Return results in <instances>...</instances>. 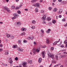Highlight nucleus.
Listing matches in <instances>:
<instances>
[{"mask_svg":"<svg viewBox=\"0 0 67 67\" xmlns=\"http://www.w3.org/2000/svg\"><path fill=\"white\" fill-rule=\"evenodd\" d=\"M40 51V47H38L37 48V49H35L34 48L32 50V52L34 54H35L36 52H37V53H38Z\"/></svg>","mask_w":67,"mask_h":67,"instance_id":"obj_1","label":"nucleus"},{"mask_svg":"<svg viewBox=\"0 0 67 67\" xmlns=\"http://www.w3.org/2000/svg\"><path fill=\"white\" fill-rule=\"evenodd\" d=\"M48 56L49 57V56H50V57H51L52 59H54V55H53V54H51V53H48Z\"/></svg>","mask_w":67,"mask_h":67,"instance_id":"obj_2","label":"nucleus"},{"mask_svg":"<svg viewBox=\"0 0 67 67\" xmlns=\"http://www.w3.org/2000/svg\"><path fill=\"white\" fill-rule=\"evenodd\" d=\"M18 51H19V52H21L23 51V49L21 48H18Z\"/></svg>","mask_w":67,"mask_h":67,"instance_id":"obj_3","label":"nucleus"},{"mask_svg":"<svg viewBox=\"0 0 67 67\" xmlns=\"http://www.w3.org/2000/svg\"><path fill=\"white\" fill-rule=\"evenodd\" d=\"M13 16H14L15 18H17L18 17H19V15L17 14L16 13H15L13 14Z\"/></svg>","mask_w":67,"mask_h":67,"instance_id":"obj_4","label":"nucleus"},{"mask_svg":"<svg viewBox=\"0 0 67 67\" xmlns=\"http://www.w3.org/2000/svg\"><path fill=\"white\" fill-rule=\"evenodd\" d=\"M63 12V9L62 8H60L59 9V12L58 13V14H60V13H62Z\"/></svg>","mask_w":67,"mask_h":67,"instance_id":"obj_5","label":"nucleus"},{"mask_svg":"<svg viewBox=\"0 0 67 67\" xmlns=\"http://www.w3.org/2000/svg\"><path fill=\"white\" fill-rule=\"evenodd\" d=\"M42 56L43 58L45 57V52L44 51H43L42 52Z\"/></svg>","mask_w":67,"mask_h":67,"instance_id":"obj_6","label":"nucleus"},{"mask_svg":"<svg viewBox=\"0 0 67 67\" xmlns=\"http://www.w3.org/2000/svg\"><path fill=\"white\" fill-rule=\"evenodd\" d=\"M66 54H64L60 55V58H65V57H66Z\"/></svg>","mask_w":67,"mask_h":67,"instance_id":"obj_7","label":"nucleus"},{"mask_svg":"<svg viewBox=\"0 0 67 67\" xmlns=\"http://www.w3.org/2000/svg\"><path fill=\"white\" fill-rule=\"evenodd\" d=\"M21 31H26V29L24 27L22 28L21 29Z\"/></svg>","mask_w":67,"mask_h":67,"instance_id":"obj_8","label":"nucleus"},{"mask_svg":"<svg viewBox=\"0 0 67 67\" xmlns=\"http://www.w3.org/2000/svg\"><path fill=\"white\" fill-rule=\"evenodd\" d=\"M46 16H44L42 17V19L43 20H45L46 19Z\"/></svg>","mask_w":67,"mask_h":67,"instance_id":"obj_9","label":"nucleus"},{"mask_svg":"<svg viewBox=\"0 0 67 67\" xmlns=\"http://www.w3.org/2000/svg\"><path fill=\"white\" fill-rule=\"evenodd\" d=\"M42 59L41 58H40L38 60V62L39 63H41V62H42Z\"/></svg>","mask_w":67,"mask_h":67,"instance_id":"obj_10","label":"nucleus"},{"mask_svg":"<svg viewBox=\"0 0 67 67\" xmlns=\"http://www.w3.org/2000/svg\"><path fill=\"white\" fill-rule=\"evenodd\" d=\"M57 43H58V41H56L54 42L53 43V45H56L57 44Z\"/></svg>","mask_w":67,"mask_h":67,"instance_id":"obj_11","label":"nucleus"},{"mask_svg":"<svg viewBox=\"0 0 67 67\" xmlns=\"http://www.w3.org/2000/svg\"><path fill=\"white\" fill-rule=\"evenodd\" d=\"M6 35H7L6 37L7 38H9L10 37V35L9 34H6Z\"/></svg>","mask_w":67,"mask_h":67,"instance_id":"obj_12","label":"nucleus"},{"mask_svg":"<svg viewBox=\"0 0 67 67\" xmlns=\"http://www.w3.org/2000/svg\"><path fill=\"white\" fill-rule=\"evenodd\" d=\"M67 3V2L65 1H63L62 2V4H65V3Z\"/></svg>","mask_w":67,"mask_h":67,"instance_id":"obj_13","label":"nucleus"},{"mask_svg":"<svg viewBox=\"0 0 67 67\" xmlns=\"http://www.w3.org/2000/svg\"><path fill=\"white\" fill-rule=\"evenodd\" d=\"M51 20V18L50 17H48L47 18V21H50Z\"/></svg>","mask_w":67,"mask_h":67,"instance_id":"obj_14","label":"nucleus"},{"mask_svg":"<svg viewBox=\"0 0 67 67\" xmlns=\"http://www.w3.org/2000/svg\"><path fill=\"white\" fill-rule=\"evenodd\" d=\"M17 47H18V46H16V45H13V47L14 48H17Z\"/></svg>","mask_w":67,"mask_h":67,"instance_id":"obj_15","label":"nucleus"},{"mask_svg":"<svg viewBox=\"0 0 67 67\" xmlns=\"http://www.w3.org/2000/svg\"><path fill=\"white\" fill-rule=\"evenodd\" d=\"M46 43H47V44H48L49 43V40H48V39H47L46 41Z\"/></svg>","mask_w":67,"mask_h":67,"instance_id":"obj_16","label":"nucleus"},{"mask_svg":"<svg viewBox=\"0 0 67 67\" xmlns=\"http://www.w3.org/2000/svg\"><path fill=\"white\" fill-rule=\"evenodd\" d=\"M26 34V33H25L23 32V33H22L21 34V36H23V35H25Z\"/></svg>","mask_w":67,"mask_h":67,"instance_id":"obj_17","label":"nucleus"},{"mask_svg":"<svg viewBox=\"0 0 67 67\" xmlns=\"http://www.w3.org/2000/svg\"><path fill=\"white\" fill-rule=\"evenodd\" d=\"M41 12L42 13L44 14L45 13V11L44 10H41Z\"/></svg>","mask_w":67,"mask_h":67,"instance_id":"obj_18","label":"nucleus"},{"mask_svg":"<svg viewBox=\"0 0 67 67\" xmlns=\"http://www.w3.org/2000/svg\"><path fill=\"white\" fill-rule=\"evenodd\" d=\"M6 11L9 12V13H10L11 11H10V10H9V9L8 8L6 10Z\"/></svg>","mask_w":67,"mask_h":67,"instance_id":"obj_19","label":"nucleus"},{"mask_svg":"<svg viewBox=\"0 0 67 67\" xmlns=\"http://www.w3.org/2000/svg\"><path fill=\"white\" fill-rule=\"evenodd\" d=\"M9 54V52H8V51H7L5 52V55H8Z\"/></svg>","mask_w":67,"mask_h":67,"instance_id":"obj_20","label":"nucleus"},{"mask_svg":"<svg viewBox=\"0 0 67 67\" xmlns=\"http://www.w3.org/2000/svg\"><path fill=\"white\" fill-rule=\"evenodd\" d=\"M35 11L36 12H38V8H36L35 9Z\"/></svg>","mask_w":67,"mask_h":67,"instance_id":"obj_21","label":"nucleus"},{"mask_svg":"<svg viewBox=\"0 0 67 67\" xmlns=\"http://www.w3.org/2000/svg\"><path fill=\"white\" fill-rule=\"evenodd\" d=\"M55 58L57 60H58V56L57 55H55Z\"/></svg>","mask_w":67,"mask_h":67,"instance_id":"obj_22","label":"nucleus"},{"mask_svg":"<svg viewBox=\"0 0 67 67\" xmlns=\"http://www.w3.org/2000/svg\"><path fill=\"white\" fill-rule=\"evenodd\" d=\"M21 23L20 21L18 22L17 23V24L18 25H20Z\"/></svg>","mask_w":67,"mask_h":67,"instance_id":"obj_23","label":"nucleus"},{"mask_svg":"<svg viewBox=\"0 0 67 67\" xmlns=\"http://www.w3.org/2000/svg\"><path fill=\"white\" fill-rule=\"evenodd\" d=\"M3 8L4 9L6 10H7L8 9V8L7 7H4Z\"/></svg>","mask_w":67,"mask_h":67,"instance_id":"obj_24","label":"nucleus"},{"mask_svg":"<svg viewBox=\"0 0 67 67\" xmlns=\"http://www.w3.org/2000/svg\"><path fill=\"white\" fill-rule=\"evenodd\" d=\"M17 13H18V14H20L21 13V11H20V10H19L18 11H17Z\"/></svg>","mask_w":67,"mask_h":67,"instance_id":"obj_25","label":"nucleus"},{"mask_svg":"<svg viewBox=\"0 0 67 67\" xmlns=\"http://www.w3.org/2000/svg\"><path fill=\"white\" fill-rule=\"evenodd\" d=\"M52 63L53 64H55V63H56V61H52Z\"/></svg>","mask_w":67,"mask_h":67,"instance_id":"obj_26","label":"nucleus"},{"mask_svg":"<svg viewBox=\"0 0 67 67\" xmlns=\"http://www.w3.org/2000/svg\"><path fill=\"white\" fill-rule=\"evenodd\" d=\"M32 23L33 24H35V21L34 20H33L32 21Z\"/></svg>","mask_w":67,"mask_h":67,"instance_id":"obj_27","label":"nucleus"},{"mask_svg":"<svg viewBox=\"0 0 67 67\" xmlns=\"http://www.w3.org/2000/svg\"><path fill=\"white\" fill-rule=\"evenodd\" d=\"M28 62L30 64H32V60H30Z\"/></svg>","mask_w":67,"mask_h":67,"instance_id":"obj_28","label":"nucleus"},{"mask_svg":"<svg viewBox=\"0 0 67 67\" xmlns=\"http://www.w3.org/2000/svg\"><path fill=\"white\" fill-rule=\"evenodd\" d=\"M40 5V4L38 3H36V6H37L38 7H39V5Z\"/></svg>","mask_w":67,"mask_h":67,"instance_id":"obj_29","label":"nucleus"},{"mask_svg":"<svg viewBox=\"0 0 67 67\" xmlns=\"http://www.w3.org/2000/svg\"><path fill=\"white\" fill-rule=\"evenodd\" d=\"M35 27L34 26H32L31 27V29H35Z\"/></svg>","mask_w":67,"mask_h":67,"instance_id":"obj_30","label":"nucleus"},{"mask_svg":"<svg viewBox=\"0 0 67 67\" xmlns=\"http://www.w3.org/2000/svg\"><path fill=\"white\" fill-rule=\"evenodd\" d=\"M52 22L54 24H55L56 23V21L54 20H53L52 21Z\"/></svg>","mask_w":67,"mask_h":67,"instance_id":"obj_31","label":"nucleus"},{"mask_svg":"<svg viewBox=\"0 0 67 67\" xmlns=\"http://www.w3.org/2000/svg\"><path fill=\"white\" fill-rule=\"evenodd\" d=\"M12 9H15V6H12Z\"/></svg>","mask_w":67,"mask_h":67,"instance_id":"obj_32","label":"nucleus"},{"mask_svg":"<svg viewBox=\"0 0 67 67\" xmlns=\"http://www.w3.org/2000/svg\"><path fill=\"white\" fill-rule=\"evenodd\" d=\"M10 37L12 38H14V37L13 36V35H12L10 36Z\"/></svg>","mask_w":67,"mask_h":67,"instance_id":"obj_33","label":"nucleus"},{"mask_svg":"<svg viewBox=\"0 0 67 67\" xmlns=\"http://www.w3.org/2000/svg\"><path fill=\"white\" fill-rule=\"evenodd\" d=\"M54 48L53 47H52L51 48V51H53L54 50Z\"/></svg>","mask_w":67,"mask_h":67,"instance_id":"obj_34","label":"nucleus"},{"mask_svg":"<svg viewBox=\"0 0 67 67\" xmlns=\"http://www.w3.org/2000/svg\"><path fill=\"white\" fill-rule=\"evenodd\" d=\"M60 65V64H57L56 65H55L54 66V67H57V66L59 65Z\"/></svg>","mask_w":67,"mask_h":67,"instance_id":"obj_35","label":"nucleus"},{"mask_svg":"<svg viewBox=\"0 0 67 67\" xmlns=\"http://www.w3.org/2000/svg\"><path fill=\"white\" fill-rule=\"evenodd\" d=\"M57 8H55L54 9V11L55 12V11H57Z\"/></svg>","mask_w":67,"mask_h":67,"instance_id":"obj_36","label":"nucleus"},{"mask_svg":"<svg viewBox=\"0 0 67 67\" xmlns=\"http://www.w3.org/2000/svg\"><path fill=\"white\" fill-rule=\"evenodd\" d=\"M21 40H19L18 41V43H19V44H20V43H21Z\"/></svg>","mask_w":67,"mask_h":67,"instance_id":"obj_37","label":"nucleus"},{"mask_svg":"<svg viewBox=\"0 0 67 67\" xmlns=\"http://www.w3.org/2000/svg\"><path fill=\"white\" fill-rule=\"evenodd\" d=\"M33 38H34V37L32 36L31 37V40H33Z\"/></svg>","mask_w":67,"mask_h":67,"instance_id":"obj_38","label":"nucleus"},{"mask_svg":"<svg viewBox=\"0 0 67 67\" xmlns=\"http://www.w3.org/2000/svg\"><path fill=\"white\" fill-rule=\"evenodd\" d=\"M36 0H32L31 1L32 2H35L36 1Z\"/></svg>","mask_w":67,"mask_h":67,"instance_id":"obj_39","label":"nucleus"},{"mask_svg":"<svg viewBox=\"0 0 67 67\" xmlns=\"http://www.w3.org/2000/svg\"><path fill=\"white\" fill-rule=\"evenodd\" d=\"M15 59L16 60H18V57H16Z\"/></svg>","mask_w":67,"mask_h":67,"instance_id":"obj_40","label":"nucleus"},{"mask_svg":"<svg viewBox=\"0 0 67 67\" xmlns=\"http://www.w3.org/2000/svg\"><path fill=\"white\" fill-rule=\"evenodd\" d=\"M41 32L42 33H44V30H43L41 29Z\"/></svg>","mask_w":67,"mask_h":67,"instance_id":"obj_41","label":"nucleus"},{"mask_svg":"<svg viewBox=\"0 0 67 67\" xmlns=\"http://www.w3.org/2000/svg\"><path fill=\"white\" fill-rule=\"evenodd\" d=\"M9 63H10V64H12V63H13V61H12V60H10V61L9 62Z\"/></svg>","mask_w":67,"mask_h":67,"instance_id":"obj_42","label":"nucleus"},{"mask_svg":"<svg viewBox=\"0 0 67 67\" xmlns=\"http://www.w3.org/2000/svg\"><path fill=\"white\" fill-rule=\"evenodd\" d=\"M46 32L47 33H50V32H49V31H48V30H47L46 31Z\"/></svg>","mask_w":67,"mask_h":67,"instance_id":"obj_43","label":"nucleus"},{"mask_svg":"<svg viewBox=\"0 0 67 67\" xmlns=\"http://www.w3.org/2000/svg\"><path fill=\"white\" fill-rule=\"evenodd\" d=\"M22 5H20L19 6V8H21V7H22Z\"/></svg>","mask_w":67,"mask_h":67,"instance_id":"obj_44","label":"nucleus"},{"mask_svg":"<svg viewBox=\"0 0 67 67\" xmlns=\"http://www.w3.org/2000/svg\"><path fill=\"white\" fill-rule=\"evenodd\" d=\"M62 21H64V22H65V19H63L62 20Z\"/></svg>","mask_w":67,"mask_h":67,"instance_id":"obj_45","label":"nucleus"},{"mask_svg":"<svg viewBox=\"0 0 67 67\" xmlns=\"http://www.w3.org/2000/svg\"><path fill=\"white\" fill-rule=\"evenodd\" d=\"M52 8L51 7H50L49 8V10H51V9H52Z\"/></svg>","mask_w":67,"mask_h":67,"instance_id":"obj_46","label":"nucleus"},{"mask_svg":"<svg viewBox=\"0 0 67 67\" xmlns=\"http://www.w3.org/2000/svg\"><path fill=\"white\" fill-rule=\"evenodd\" d=\"M61 47H62V48H63L64 47V45H62L61 46Z\"/></svg>","mask_w":67,"mask_h":67,"instance_id":"obj_47","label":"nucleus"},{"mask_svg":"<svg viewBox=\"0 0 67 67\" xmlns=\"http://www.w3.org/2000/svg\"><path fill=\"white\" fill-rule=\"evenodd\" d=\"M48 31L49 32H50V31H51V29H48Z\"/></svg>","mask_w":67,"mask_h":67,"instance_id":"obj_48","label":"nucleus"},{"mask_svg":"<svg viewBox=\"0 0 67 67\" xmlns=\"http://www.w3.org/2000/svg\"><path fill=\"white\" fill-rule=\"evenodd\" d=\"M59 18H62V15H59Z\"/></svg>","mask_w":67,"mask_h":67,"instance_id":"obj_49","label":"nucleus"},{"mask_svg":"<svg viewBox=\"0 0 67 67\" xmlns=\"http://www.w3.org/2000/svg\"><path fill=\"white\" fill-rule=\"evenodd\" d=\"M16 8L17 9H20V8H19V7H16Z\"/></svg>","mask_w":67,"mask_h":67,"instance_id":"obj_50","label":"nucleus"},{"mask_svg":"<svg viewBox=\"0 0 67 67\" xmlns=\"http://www.w3.org/2000/svg\"><path fill=\"white\" fill-rule=\"evenodd\" d=\"M65 44H65V48H67V43H65Z\"/></svg>","mask_w":67,"mask_h":67,"instance_id":"obj_51","label":"nucleus"},{"mask_svg":"<svg viewBox=\"0 0 67 67\" xmlns=\"http://www.w3.org/2000/svg\"><path fill=\"white\" fill-rule=\"evenodd\" d=\"M55 3H53L52 4V5L53 6H54V5H55Z\"/></svg>","mask_w":67,"mask_h":67,"instance_id":"obj_52","label":"nucleus"},{"mask_svg":"<svg viewBox=\"0 0 67 67\" xmlns=\"http://www.w3.org/2000/svg\"><path fill=\"white\" fill-rule=\"evenodd\" d=\"M46 47V46H44L42 47V48H45Z\"/></svg>","mask_w":67,"mask_h":67,"instance_id":"obj_53","label":"nucleus"},{"mask_svg":"<svg viewBox=\"0 0 67 67\" xmlns=\"http://www.w3.org/2000/svg\"><path fill=\"white\" fill-rule=\"evenodd\" d=\"M28 39V40H30L31 39V37H29L28 38H27Z\"/></svg>","mask_w":67,"mask_h":67,"instance_id":"obj_54","label":"nucleus"},{"mask_svg":"<svg viewBox=\"0 0 67 67\" xmlns=\"http://www.w3.org/2000/svg\"><path fill=\"white\" fill-rule=\"evenodd\" d=\"M62 1V0H58V1L59 2H60Z\"/></svg>","mask_w":67,"mask_h":67,"instance_id":"obj_55","label":"nucleus"},{"mask_svg":"<svg viewBox=\"0 0 67 67\" xmlns=\"http://www.w3.org/2000/svg\"><path fill=\"white\" fill-rule=\"evenodd\" d=\"M25 11H28V9H25Z\"/></svg>","mask_w":67,"mask_h":67,"instance_id":"obj_56","label":"nucleus"},{"mask_svg":"<svg viewBox=\"0 0 67 67\" xmlns=\"http://www.w3.org/2000/svg\"><path fill=\"white\" fill-rule=\"evenodd\" d=\"M0 46H1V47H2V44H0Z\"/></svg>","mask_w":67,"mask_h":67,"instance_id":"obj_57","label":"nucleus"},{"mask_svg":"<svg viewBox=\"0 0 67 67\" xmlns=\"http://www.w3.org/2000/svg\"><path fill=\"white\" fill-rule=\"evenodd\" d=\"M34 45H36V42H34Z\"/></svg>","mask_w":67,"mask_h":67,"instance_id":"obj_58","label":"nucleus"},{"mask_svg":"<svg viewBox=\"0 0 67 67\" xmlns=\"http://www.w3.org/2000/svg\"><path fill=\"white\" fill-rule=\"evenodd\" d=\"M23 42L24 43H26V41L25 40H24Z\"/></svg>","mask_w":67,"mask_h":67,"instance_id":"obj_59","label":"nucleus"},{"mask_svg":"<svg viewBox=\"0 0 67 67\" xmlns=\"http://www.w3.org/2000/svg\"><path fill=\"white\" fill-rule=\"evenodd\" d=\"M3 50V49H0V52H1V51H2Z\"/></svg>","mask_w":67,"mask_h":67,"instance_id":"obj_60","label":"nucleus"},{"mask_svg":"<svg viewBox=\"0 0 67 67\" xmlns=\"http://www.w3.org/2000/svg\"><path fill=\"white\" fill-rule=\"evenodd\" d=\"M58 16H56V18L57 19H58Z\"/></svg>","mask_w":67,"mask_h":67,"instance_id":"obj_61","label":"nucleus"},{"mask_svg":"<svg viewBox=\"0 0 67 67\" xmlns=\"http://www.w3.org/2000/svg\"><path fill=\"white\" fill-rule=\"evenodd\" d=\"M43 0H40V2H43Z\"/></svg>","mask_w":67,"mask_h":67,"instance_id":"obj_62","label":"nucleus"},{"mask_svg":"<svg viewBox=\"0 0 67 67\" xmlns=\"http://www.w3.org/2000/svg\"><path fill=\"white\" fill-rule=\"evenodd\" d=\"M12 19L13 20V19H15V17H13L12 18Z\"/></svg>","mask_w":67,"mask_h":67,"instance_id":"obj_63","label":"nucleus"},{"mask_svg":"<svg viewBox=\"0 0 67 67\" xmlns=\"http://www.w3.org/2000/svg\"><path fill=\"white\" fill-rule=\"evenodd\" d=\"M64 66H63V65H61L60 66V67H63Z\"/></svg>","mask_w":67,"mask_h":67,"instance_id":"obj_64","label":"nucleus"}]
</instances>
